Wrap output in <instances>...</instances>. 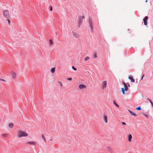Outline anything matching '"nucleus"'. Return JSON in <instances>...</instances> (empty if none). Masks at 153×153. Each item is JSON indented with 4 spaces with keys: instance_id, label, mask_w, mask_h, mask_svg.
<instances>
[{
    "instance_id": "obj_18",
    "label": "nucleus",
    "mask_w": 153,
    "mask_h": 153,
    "mask_svg": "<svg viewBox=\"0 0 153 153\" xmlns=\"http://www.w3.org/2000/svg\"><path fill=\"white\" fill-rule=\"evenodd\" d=\"M121 91L122 92V93H123V94H125V89L124 88H121Z\"/></svg>"
},
{
    "instance_id": "obj_38",
    "label": "nucleus",
    "mask_w": 153,
    "mask_h": 153,
    "mask_svg": "<svg viewBox=\"0 0 153 153\" xmlns=\"http://www.w3.org/2000/svg\"><path fill=\"white\" fill-rule=\"evenodd\" d=\"M148 2V0H146V2Z\"/></svg>"
},
{
    "instance_id": "obj_20",
    "label": "nucleus",
    "mask_w": 153,
    "mask_h": 153,
    "mask_svg": "<svg viewBox=\"0 0 153 153\" xmlns=\"http://www.w3.org/2000/svg\"><path fill=\"white\" fill-rule=\"evenodd\" d=\"M124 89H125V91H127L128 90V87H127V85H125V86H124Z\"/></svg>"
},
{
    "instance_id": "obj_14",
    "label": "nucleus",
    "mask_w": 153,
    "mask_h": 153,
    "mask_svg": "<svg viewBox=\"0 0 153 153\" xmlns=\"http://www.w3.org/2000/svg\"><path fill=\"white\" fill-rule=\"evenodd\" d=\"M27 143L30 145H34L36 144V143L34 141L29 142Z\"/></svg>"
},
{
    "instance_id": "obj_21",
    "label": "nucleus",
    "mask_w": 153,
    "mask_h": 153,
    "mask_svg": "<svg viewBox=\"0 0 153 153\" xmlns=\"http://www.w3.org/2000/svg\"><path fill=\"white\" fill-rule=\"evenodd\" d=\"M1 136L4 137H7L8 136V135L7 134H2L1 135Z\"/></svg>"
},
{
    "instance_id": "obj_3",
    "label": "nucleus",
    "mask_w": 153,
    "mask_h": 153,
    "mask_svg": "<svg viewBox=\"0 0 153 153\" xmlns=\"http://www.w3.org/2000/svg\"><path fill=\"white\" fill-rule=\"evenodd\" d=\"M84 18V17L83 16H80L79 17L78 21V27H79L82 25Z\"/></svg>"
},
{
    "instance_id": "obj_39",
    "label": "nucleus",
    "mask_w": 153,
    "mask_h": 153,
    "mask_svg": "<svg viewBox=\"0 0 153 153\" xmlns=\"http://www.w3.org/2000/svg\"><path fill=\"white\" fill-rule=\"evenodd\" d=\"M50 140V141H52V139H51Z\"/></svg>"
},
{
    "instance_id": "obj_16",
    "label": "nucleus",
    "mask_w": 153,
    "mask_h": 153,
    "mask_svg": "<svg viewBox=\"0 0 153 153\" xmlns=\"http://www.w3.org/2000/svg\"><path fill=\"white\" fill-rule=\"evenodd\" d=\"M55 68H52L51 69V72L52 73H54L55 71Z\"/></svg>"
},
{
    "instance_id": "obj_9",
    "label": "nucleus",
    "mask_w": 153,
    "mask_h": 153,
    "mask_svg": "<svg viewBox=\"0 0 153 153\" xmlns=\"http://www.w3.org/2000/svg\"><path fill=\"white\" fill-rule=\"evenodd\" d=\"M79 88L80 89L85 88H86V86L83 84H80L79 86Z\"/></svg>"
},
{
    "instance_id": "obj_2",
    "label": "nucleus",
    "mask_w": 153,
    "mask_h": 153,
    "mask_svg": "<svg viewBox=\"0 0 153 153\" xmlns=\"http://www.w3.org/2000/svg\"><path fill=\"white\" fill-rule=\"evenodd\" d=\"M3 17L6 19H9L10 17L9 11L7 10H5L3 11Z\"/></svg>"
},
{
    "instance_id": "obj_25",
    "label": "nucleus",
    "mask_w": 153,
    "mask_h": 153,
    "mask_svg": "<svg viewBox=\"0 0 153 153\" xmlns=\"http://www.w3.org/2000/svg\"><path fill=\"white\" fill-rule=\"evenodd\" d=\"M97 57V54L96 53H95L94 54V58H96Z\"/></svg>"
},
{
    "instance_id": "obj_31",
    "label": "nucleus",
    "mask_w": 153,
    "mask_h": 153,
    "mask_svg": "<svg viewBox=\"0 0 153 153\" xmlns=\"http://www.w3.org/2000/svg\"><path fill=\"white\" fill-rule=\"evenodd\" d=\"M7 19V20L8 22V23H9V24L10 25V21L9 20V19Z\"/></svg>"
},
{
    "instance_id": "obj_11",
    "label": "nucleus",
    "mask_w": 153,
    "mask_h": 153,
    "mask_svg": "<svg viewBox=\"0 0 153 153\" xmlns=\"http://www.w3.org/2000/svg\"><path fill=\"white\" fill-rule=\"evenodd\" d=\"M128 111L131 114L134 116H137V114L133 112V111H131L130 110H128Z\"/></svg>"
},
{
    "instance_id": "obj_22",
    "label": "nucleus",
    "mask_w": 153,
    "mask_h": 153,
    "mask_svg": "<svg viewBox=\"0 0 153 153\" xmlns=\"http://www.w3.org/2000/svg\"><path fill=\"white\" fill-rule=\"evenodd\" d=\"M147 100H148L149 101V102H150L151 103L152 105V106L153 107V103L152 102L149 98H148L147 99Z\"/></svg>"
},
{
    "instance_id": "obj_1",
    "label": "nucleus",
    "mask_w": 153,
    "mask_h": 153,
    "mask_svg": "<svg viewBox=\"0 0 153 153\" xmlns=\"http://www.w3.org/2000/svg\"><path fill=\"white\" fill-rule=\"evenodd\" d=\"M28 134L24 131L19 130H18L17 132V136L19 138H21L22 137H26Z\"/></svg>"
},
{
    "instance_id": "obj_34",
    "label": "nucleus",
    "mask_w": 153,
    "mask_h": 153,
    "mask_svg": "<svg viewBox=\"0 0 153 153\" xmlns=\"http://www.w3.org/2000/svg\"><path fill=\"white\" fill-rule=\"evenodd\" d=\"M1 81H3V82H6V80H5L4 79H1Z\"/></svg>"
},
{
    "instance_id": "obj_5",
    "label": "nucleus",
    "mask_w": 153,
    "mask_h": 153,
    "mask_svg": "<svg viewBox=\"0 0 153 153\" xmlns=\"http://www.w3.org/2000/svg\"><path fill=\"white\" fill-rule=\"evenodd\" d=\"M103 119L105 124H107L108 123V118L107 116L105 114H104L103 115Z\"/></svg>"
},
{
    "instance_id": "obj_24",
    "label": "nucleus",
    "mask_w": 153,
    "mask_h": 153,
    "mask_svg": "<svg viewBox=\"0 0 153 153\" xmlns=\"http://www.w3.org/2000/svg\"><path fill=\"white\" fill-rule=\"evenodd\" d=\"M89 58H89V57H88V56H86L85 58V59L84 60L86 61H87V60L89 59Z\"/></svg>"
},
{
    "instance_id": "obj_19",
    "label": "nucleus",
    "mask_w": 153,
    "mask_h": 153,
    "mask_svg": "<svg viewBox=\"0 0 153 153\" xmlns=\"http://www.w3.org/2000/svg\"><path fill=\"white\" fill-rule=\"evenodd\" d=\"M9 126L11 128L13 127V124L12 123H10L9 124Z\"/></svg>"
},
{
    "instance_id": "obj_17",
    "label": "nucleus",
    "mask_w": 153,
    "mask_h": 153,
    "mask_svg": "<svg viewBox=\"0 0 153 153\" xmlns=\"http://www.w3.org/2000/svg\"><path fill=\"white\" fill-rule=\"evenodd\" d=\"M42 138L43 139L44 141L45 142H46V140L45 139V136H44V135L43 134H42Z\"/></svg>"
},
{
    "instance_id": "obj_28",
    "label": "nucleus",
    "mask_w": 153,
    "mask_h": 153,
    "mask_svg": "<svg viewBox=\"0 0 153 153\" xmlns=\"http://www.w3.org/2000/svg\"><path fill=\"white\" fill-rule=\"evenodd\" d=\"M50 10L51 11L52 10V6H50Z\"/></svg>"
},
{
    "instance_id": "obj_26",
    "label": "nucleus",
    "mask_w": 153,
    "mask_h": 153,
    "mask_svg": "<svg viewBox=\"0 0 153 153\" xmlns=\"http://www.w3.org/2000/svg\"><path fill=\"white\" fill-rule=\"evenodd\" d=\"M113 103L117 107H119V106L116 103V102L115 101H114Z\"/></svg>"
},
{
    "instance_id": "obj_33",
    "label": "nucleus",
    "mask_w": 153,
    "mask_h": 153,
    "mask_svg": "<svg viewBox=\"0 0 153 153\" xmlns=\"http://www.w3.org/2000/svg\"><path fill=\"white\" fill-rule=\"evenodd\" d=\"M122 123L123 125H126V123L125 122H122Z\"/></svg>"
},
{
    "instance_id": "obj_35",
    "label": "nucleus",
    "mask_w": 153,
    "mask_h": 153,
    "mask_svg": "<svg viewBox=\"0 0 153 153\" xmlns=\"http://www.w3.org/2000/svg\"><path fill=\"white\" fill-rule=\"evenodd\" d=\"M123 85H124V86H125V85H126V83L125 82H123Z\"/></svg>"
},
{
    "instance_id": "obj_15",
    "label": "nucleus",
    "mask_w": 153,
    "mask_h": 153,
    "mask_svg": "<svg viewBox=\"0 0 153 153\" xmlns=\"http://www.w3.org/2000/svg\"><path fill=\"white\" fill-rule=\"evenodd\" d=\"M107 149L111 153H112V150L111 149L110 147H108Z\"/></svg>"
},
{
    "instance_id": "obj_7",
    "label": "nucleus",
    "mask_w": 153,
    "mask_h": 153,
    "mask_svg": "<svg viewBox=\"0 0 153 153\" xmlns=\"http://www.w3.org/2000/svg\"><path fill=\"white\" fill-rule=\"evenodd\" d=\"M73 35L76 38H78L79 37V36L78 33L76 32H74L73 31H72Z\"/></svg>"
},
{
    "instance_id": "obj_36",
    "label": "nucleus",
    "mask_w": 153,
    "mask_h": 153,
    "mask_svg": "<svg viewBox=\"0 0 153 153\" xmlns=\"http://www.w3.org/2000/svg\"><path fill=\"white\" fill-rule=\"evenodd\" d=\"M144 115H145L146 117H148V115H147V114H144Z\"/></svg>"
},
{
    "instance_id": "obj_27",
    "label": "nucleus",
    "mask_w": 153,
    "mask_h": 153,
    "mask_svg": "<svg viewBox=\"0 0 153 153\" xmlns=\"http://www.w3.org/2000/svg\"><path fill=\"white\" fill-rule=\"evenodd\" d=\"M136 109L137 110H140L141 109V108H140V107H139L138 108H136Z\"/></svg>"
},
{
    "instance_id": "obj_30",
    "label": "nucleus",
    "mask_w": 153,
    "mask_h": 153,
    "mask_svg": "<svg viewBox=\"0 0 153 153\" xmlns=\"http://www.w3.org/2000/svg\"><path fill=\"white\" fill-rule=\"evenodd\" d=\"M67 79L69 81H71L72 80V79L71 78H69Z\"/></svg>"
},
{
    "instance_id": "obj_29",
    "label": "nucleus",
    "mask_w": 153,
    "mask_h": 153,
    "mask_svg": "<svg viewBox=\"0 0 153 153\" xmlns=\"http://www.w3.org/2000/svg\"><path fill=\"white\" fill-rule=\"evenodd\" d=\"M72 68L75 71H76L77 70L73 66H72Z\"/></svg>"
},
{
    "instance_id": "obj_6",
    "label": "nucleus",
    "mask_w": 153,
    "mask_h": 153,
    "mask_svg": "<svg viewBox=\"0 0 153 153\" xmlns=\"http://www.w3.org/2000/svg\"><path fill=\"white\" fill-rule=\"evenodd\" d=\"M89 26L91 29V30L92 31L93 27L92 21L91 20V18H89Z\"/></svg>"
},
{
    "instance_id": "obj_37",
    "label": "nucleus",
    "mask_w": 153,
    "mask_h": 153,
    "mask_svg": "<svg viewBox=\"0 0 153 153\" xmlns=\"http://www.w3.org/2000/svg\"><path fill=\"white\" fill-rule=\"evenodd\" d=\"M144 76V75H143V76H142V78L141 79H143V76Z\"/></svg>"
},
{
    "instance_id": "obj_8",
    "label": "nucleus",
    "mask_w": 153,
    "mask_h": 153,
    "mask_svg": "<svg viewBox=\"0 0 153 153\" xmlns=\"http://www.w3.org/2000/svg\"><path fill=\"white\" fill-rule=\"evenodd\" d=\"M148 19V17L147 16H146L145 17V18L143 19V20L144 22V24L145 25H147V20Z\"/></svg>"
},
{
    "instance_id": "obj_40",
    "label": "nucleus",
    "mask_w": 153,
    "mask_h": 153,
    "mask_svg": "<svg viewBox=\"0 0 153 153\" xmlns=\"http://www.w3.org/2000/svg\"><path fill=\"white\" fill-rule=\"evenodd\" d=\"M128 87H130V85H128Z\"/></svg>"
},
{
    "instance_id": "obj_13",
    "label": "nucleus",
    "mask_w": 153,
    "mask_h": 153,
    "mask_svg": "<svg viewBox=\"0 0 153 153\" xmlns=\"http://www.w3.org/2000/svg\"><path fill=\"white\" fill-rule=\"evenodd\" d=\"M128 79L131 80V82H135V80L134 79H133L131 76H130L128 77Z\"/></svg>"
},
{
    "instance_id": "obj_10",
    "label": "nucleus",
    "mask_w": 153,
    "mask_h": 153,
    "mask_svg": "<svg viewBox=\"0 0 153 153\" xmlns=\"http://www.w3.org/2000/svg\"><path fill=\"white\" fill-rule=\"evenodd\" d=\"M12 75L13 79H14L16 78V74L15 73L13 72H12Z\"/></svg>"
},
{
    "instance_id": "obj_23",
    "label": "nucleus",
    "mask_w": 153,
    "mask_h": 153,
    "mask_svg": "<svg viewBox=\"0 0 153 153\" xmlns=\"http://www.w3.org/2000/svg\"><path fill=\"white\" fill-rule=\"evenodd\" d=\"M49 42L50 45H52L53 44V41L52 39H50Z\"/></svg>"
},
{
    "instance_id": "obj_32",
    "label": "nucleus",
    "mask_w": 153,
    "mask_h": 153,
    "mask_svg": "<svg viewBox=\"0 0 153 153\" xmlns=\"http://www.w3.org/2000/svg\"><path fill=\"white\" fill-rule=\"evenodd\" d=\"M59 84L61 85V87H62V83L61 82H59Z\"/></svg>"
},
{
    "instance_id": "obj_4",
    "label": "nucleus",
    "mask_w": 153,
    "mask_h": 153,
    "mask_svg": "<svg viewBox=\"0 0 153 153\" xmlns=\"http://www.w3.org/2000/svg\"><path fill=\"white\" fill-rule=\"evenodd\" d=\"M102 85L101 87V88L102 89H104L106 88L107 85V82L106 81H103L102 82Z\"/></svg>"
},
{
    "instance_id": "obj_12",
    "label": "nucleus",
    "mask_w": 153,
    "mask_h": 153,
    "mask_svg": "<svg viewBox=\"0 0 153 153\" xmlns=\"http://www.w3.org/2000/svg\"><path fill=\"white\" fill-rule=\"evenodd\" d=\"M128 141L129 142H131V139L132 138V135L131 134L128 135Z\"/></svg>"
}]
</instances>
